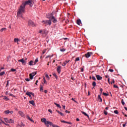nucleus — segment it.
I'll return each instance as SVG.
<instances>
[{"label": "nucleus", "mask_w": 127, "mask_h": 127, "mask_svg": "<svg viewBox=\"0 0 127 127\" xmlns=\"http://www.w3.org/2000/svg\"><path fill=\"white\" fill-rule=\"evenodd\" d=\"M18 16H20V17H21V18H23V16H22V14H21Z\"/></svg>", "instance_id": "nucleus-59"}, {"label": "nucleus", "mask_w": 127, "mask_h": 127, "mask_svg": "<svg viewBox=\"0 0 127 127\" xmlns=\"http://www.w3.org/2000/svg\"><path fill=\"white\" fill-rule=\"evenodd\" d=\"M48 112H49V113H51V114H52V110H51V109H49Z\"/></svg>", "instance_id": "nucleus-53"}, {"label": "nucleus", "mask_w": 127, "mask_h": 127, "mask_svg": "<svg viewBox=\"0 0 127 127\" xmlns=\"http://www.w3.org/2000/svg\"><path fill=\"white\" fill-rule=\"evenodd\" d=\"M27 118L28 119V120H29V121H30V120L31 119V118H30L29 116H27Z\"/></svg>", "instance_id": "nucleus-56"}, {"label": "nucleus", "mask_w": 127, "mask_h": 127, "mask_svg": "<svg viewBox=\"0 0 127 127\" xmlns=\"http://www.w3.org/2000/svg\"><path fill=\"white\" fill-rule=\"evenodd\" d=\"M127 122L125 123V124H124L123 125V127H126V126H127Z\"/></svg>", "instance_id": "nucleus-51"}, {"label": "nucleus", "mask_w": 127, "mask_h": 127, "mask_svg": "<svg viewBox=\"0 0 127 127\" xmlns=\"http://www.w3.org/2000/svg\"><path fill=\"white\" fill-rule=\"evenodd\" d=\"M97 99H98V101L99 102H103V99H102V98L101 97V94L100 95H98V97H97Z\"/></svg>", "instance_id": "nucleus-12"}, {"label": "nucleus", "mask_w": 127, "mask_h": 127, "mask_svg": "<svg viewBox=\"0 0 127 127\" xmlns=\"http://www.w3.org/2000/svg\"><path fill=\"white\" fill-rule=\"evenodd\" d=\"M55 105L58 107V108H59V109H61V107L60 106V105L57 104V103H54Z\"/></svg>", "instance_id": "nucleus-25"}, {"label": "nucleus", "mask_w": 127, "mask_h": 127, "mask_svg": "<svg viewBox=\"0 0 127 127\" xmlns=\"http://www.w3.org/2000/svg\"><path fill=\"white\" fill-rule=\"evenodd\" d=\"M10 71H11V72H15V71H16V69H14V68H11Z\"/></svg>", "instance_id": "nucleus-38"}, {"label": "nucleus", "mask_w": 127, "mask_h": 127, "mask_svg": "<svg viewBox=\"0 0 127 127\" xmlns=\"http://www.w3.org/2000/svg\"><path fill=\"white\" fill-rule=\"evenodd\" d=\"M9 84V81L7 80V83H6V87H7V86H8Z\"/></svg>", "instance_id": "nucleus-48"}, {"label": "nucleus", "mask_w": 127, "mask_h": 127, "mask_svg": "<svg viewBox=\"0 0 127 127\" xmlns=\"http://www.w3.org/2000/svg\"><path fill=\"white\" fill-rule=\"evenodd\" d=\"M56 112H57V113H58V114H59L60 115H61V116H64V114L62 113V112L59 111V110H57Z\"/></svg>", "instance_id": "nucleus-24"}, {"label": "nucleus", "mask_w": 127, "mask_h": 127, "mask_svg": "<svg viewBox=\"0 0 127 127\" xmlns=\"http://www.w3.org/2000/svg\"><path fill=\"white\" fill-rule=\"evenodd\" d=\"M121 103L123 106H125V101H124V99H122L121 101Z\"/></svg>", "instance_id": "nucleus-42"}, {"label": "nucleus", "mask_w": 127, "mask_h": 127, "mask_svg": "<svg viewBox=\"0 0 127 127\" xmlns=\"http://www.w3.org/2000/svg\"><path fill=\"white\" fill-rule=\"evenodd\" d=\"M36 74H37V72H36V71L33 72L31 73H30L29 74L30 79L31 80H32V79H33V77H34V76H35Z\"/></svg>", "instance_id": "nucleus-6"}, {"label": "nucleus", "mask_w": 127, "mask_h": 127, "mask_svg": "<svg viewBox=\"0 0 127 127\" xmlns=\"http://www.w3.org/2000/svg\"><path fill=\"white\" fill-rule=\"evenodd\" d=\"M51 20L54 23H56V22H57V19L54 17V16L53 15V13H52L51 14Z\"/></svg>", "instance_id": "nucleus-5"}, {"label": "nucleus", "mask_w": 127, "mask_h": 127, "mask_svg": "<svg viewBox=\"0 0 127 127\" xmlns=\"http://www.w3.org/2000/svg\"><path fill=\"white\" fill-rule=\"evenodd\" d=\"M60 51H61V52H64V51H66V49H65L64 48L61 49Z\"/></svg>", "instance_id": "nucleus-35"}, {"label": "nucleus", "mask_w": 127, "mask_h": 127, "mask_svg": "<svg viewBox=\"0 0 127 127\" xmlns=\"http://www.w3.org/2000/svg\"><path fill=\"white\" fill-rule=\"evenodd\" d=\"M19 127H25V125H24L23 124V123H22V122H21V124L20 125H19Z\"/></svg>", "instance_id": "nucleus-23"}, {"label": "nucleus", "mask_w": 127, "mask_h": 127, "mask_svg": "<svg viewBox=\"0 0 127 127\" xmlns=\"http://www.w3.org/2000/svg\"><path fill=\"white\" fill-rule=\"evenodd\" d=\"M81 114H82L83 115H84V116L89 118V115L88 114H87V113H86V112L81 111Z\"/></svg>", "instance_id": "nucleus-21"}, {"label": "nucleus", "mask_w": 127, "mask_h": 127, "mask_svg": "<svg viewBox=\"0 0 127 127\" xmlns=\"http://www.w3.org/2000/svg\"><path fill=\"white\" fill-rule=\"evenodd\" d=\"M114 83H115V80L113 79V80H112V81L111 82V84H114Z\"/></svg>", "instance_id": "nucleus-49"}, {"label": "nucleus", "mask_w": 127, "mask_h": 127, "mask_svg": "<svg viewBox=\"0 0 127 127\" xmlns=\"http://www.w3.org/2000/svg\"><path fill=\"white\" fill-rule=\"evenodd\" d=\"M4 120L5 122H6V123H8V121L9 120H8V119H7V118H4Z\"/></svg>", "instance_id": "nucleus-37"}, {"label": "nucleus", "mask_w": 127, "mask_h": 127, "mask_svg": "<svg viewBox=\"0 0 127 127\" xmlns=\"http://www.w3.org/2000/svg\"><path fill=\"white\" fill-rule=\"evenodd\" d=\"M70 62V60L69 61H65L64 62L63 64H62V66H66V64H67V63H69Z\"/></svg>", "instance_id": "nucleus-15"}, {"label": "nucleus", "mask_w": 127, "mask_h": 127, "mask_svg": "<svg viewBox=\"0 0 127 127\" xmlns=\"http://www.w3.org/2000/svg\"><path fill=\"white\" fill-rule=\"evenodd\" d=\"M57 71L59 74H60L61 73V66H58L57 67Z\"/></svg>", "instance_id": "nucleus-10"}, {"label": "nucleus", "mask_w": 127, "mask_h": 127, "mask_svg": "<svg viewBox=\"0 0 127 127\" xmlns=\"http://www.w3.org/2000/svg\"><path fill=\"white\" fill-rule=\"evenodd\" d=\"M92 80H94V81H96V77L95 76H92Z\"/></svg>", "instance_id": "nucleus-46"}, {"label": "nucleus", "mask_w": 127, "mask_h": 127, "mask_svg": "<svg viewBox=\"0 0 127 127\" xmlns=\"http://www.w3.org/2000/svg\"><path fill=\"white\" fill-rule=\"evenodd\" d=\"M44 93H45V94H47V90H45L44 91Z\"/></svg>", "instance_id": "nucleus-62"}, {"label": "nucleus", "mask_w": 127, "mask_h": 127, "mask_svg": "<svg viewBox=\"0 0 127 127\" xmlns=\"http://www.w3.org/2000/svg\"><path fill=\"white\" fill-rule=\"evenodd\" d=\"M25 80L27 81V82H29L30 81V79L29 78H26Z\"/></svg>", "instance_id": "nucleus-50"}, {"label": "nucleus", "mask_w": 127, "mask_h": 127, "mask_svg": "<svg viewBox=\"0 0 127 127\" xmlns=\"http://www.w3.org/2000/svg\"><path fill=\"white\" fill-rule=\"evenodd\" d=\"M102 94L104 96H105V97H108V96H109V93H106L105 92H103Z\"/></svg>", "instance_id": "nucleus-31"}, {"label": "nucleus", "mask_w": 127, "mask_h": 127, "mask_svg": "<svg viewBox=\"0 0 127 127\" xmlns=\"http://www.w3.org/2000/svg\"><path fill=\"white\" fill-rule=\"evenodd\" d=\"M108 82L109 84H110V78H108Z\"/></svg>", "instance_id": "nucleus-64"}, {"label": "nucleus", "mask_w": 127, "mask_h": 127, "mask_svg": "<svg viewBox=\"0 0 127 127\" xmlns=\"http://www.w3.org/2000/svg\"><path fill=\"white\" fill-rule=\"evenodd\" d=\"M104 115L107 116V115H108V112H107L106 110H104Z\"/></svg>", "instance_id": "nucleus-43"}, {"label": "nucleus", "mask_w": 127, "mask_h": 127, "mask_svg": "<svg viewBox=\"0 0 127 127\" xmlns=\"http://www.w3.org/2000/svg\"><path fill=\"white\" fill-rule=\"evenodd\" d=\"M91 55H93V52H89L86 53L84 56L86 57V58H89V57H91Z\"/></svg>", "instance_id": "nucleus-7"}, {"label": "nucleus", "mask_w": 127, "mask_h": 127, "mask_svg": "<svg viewBox=\"0 0 127 127\" xmlns=\"http://www.w3.org/2000/svg\"><path fill=\"white\" fill-rule=\"evenodd\" d=\"M42 22H44L45 24H46V25H48V24L49 25H51V23H52L51 20L42 21Z\"/></svg>", "instance_id": "nucleus-8"}, {"label": "nucleus", "mask_w": 127, "mask_h": 127, "mask_svg": "<svg viewBox=\"0 0 127 127\" xmlns=\"http://www.w3.org/2000/svg\"><path fill=\"white\" fill-rule=\"evenodd\" d=\"M43 31L40 30L39 31V33H41V34H42Z\"/></svg>", "instance_id": "nucleus-60"}, {"label": "nucleus", "mask_w": 127, "mask_h": 127, "mask_svg": "<svg viewBox=\"0 0 127 127\" xmlns=\"http://www.w3.org/2000/svg\"><path fill=\"white\" fill-rule=\"evenodd\" d=\"M44 84H47V81H46V80H44Z\"/></svg>", "instance_id": "nucleus-58"}, {"label": "nucleus", "mask_w": 127, "mask_h": 127, "mask_svg": "<svg viewBox=\"0 0 127 127\" xmlns=\"http://www.w3.org/2000/svg\"><path fill=\"white\" fill-rule=\"evenodd\" d=\"M14 123V121L12 119H10L8 120V124H13Z\"/></svg>", "instance_id": "nucleus-20"}, {"label": "nucleus", "mask_w": 127, "mask_h": 127, "mask_svg": "<svg viewBox=\"0 0 127 127\" xmlns=\"http://www.w3.org/2000/svg\"><path fill=\"white\" fill-rule=\"evenodd\" d=\"M18 62H21L22 65H26V61H24V59L19 60Z\"/></svg>", "instance_id": "nucleus-9"}, {"label": "nucleus", "mask_w": 127, "mask_h": 127, "mask_svg": "<svg viewBox=\"0 0 127 127\" xmlns=\"http://www.w3.org/2000/svg\"><path fill=\"white\" fill-rule=\"evenodd\" d=\"M5 115H8L9 114V110H7L4 111Z\"/></svg>", "instance_id": "nucleus-30"}, {"label": "nucleus", "mask_w": 127, "mask_h": 127, "mask_svg": "<svg viewBox=\"0 0 127 127\" xmlns=\"http://www.w3.org/2000/svg\"><path fill=\"white\" fill-rule=\"evenodd\" d=\"M61 123H64V124H68V125H71L72 123L71 122H66L64 120H61Z\"/></svg>", "instance_id": "nucleus-13"}, {"label": "nucleus", "mask_w": 127, "mask_h": 127, "mask_svg": "<svg viewBox=\"0 0 127 127\" xmlns=\"http://www.w3.org/2000/svg\"><path fill=\"white\" fill-rule=\"evenodd\" d=\"M5 74V72L4 71H2L0 73V76H3V75H4Z\"/></svg>", "instance_id": "nucleus-33"}, {"label": "nucleus", "mask_w": 127, "mask_h": 127, "mask_svg": "<svg viewBox=\"0 0 127 127\" xmlns=\"http://www.w3.org/2000/svg\"><path fill=\"white\" fill-rule=\"evenodd\" d=\"M38 62V58L36 59L34 62V65H35Z\"/></svg>", "instance_id": "nucleus-29"}, {"label": "nucleus", "mask_w": 127, "mask_h": 127, "mask_svg": "<svg viewBox=\"0 0 127 127\" xmlns=\"http://www.w3.org/2000/svg\"><path fill=\"white\" fill-rule=\"evenodd\" d=\"M1 122H2V124H4V125H5V126H9V124H6L4 122L2 121L1 119H0Z\"/></svg>", "instance_id": "nucleus-39"}, {"label": "nucleus", "mask_w": 127, "mask_h": 127, "mask_svg": "<svg viewBox=\"0 0 127 127\" xmlns=\"http://www.w3.org/2000/svg\"><path fill=\"white\" fill-rule=\"evenodd\" d=\"M41 122L42 123H44L47 127H49V126H52L53 124L52 122L50 121H47L45 118L42 119Z\"/></svg>", "instance_id": "nucleus-2"}, {"label": "nucleus", "mask_w": 127, "mask_h": 127, "mask_svg": "<svg viewBox=\"0 0 127 127\" xmlns=\"http://www.w3.org/2000/svg\"><path fill=\"white\" fill-rule=\"evenodd\" d=\"M28 64L30 65V66H33V65H35L34 64V62H33V61H30L28 63Z\"/></svg>", "instance_id": "nucleus-14"}, {"label": "nucleus", "mask_w": 127, "mask_h": 127, "mask_svg": "<svg viewBox=\"0 0 127 127\" xmlns=\"http://www.w3.org/2000/svg\"><path fill=\"white\" fill-rule=\"evenodd\" d=\"M100 91L101 92L100 95H102V93L103 92V89L102 88H100Z\"/></svg>", "instance_id": "nucleus-52"}, {"label": "nucleus", "mask_w": 127, "mask_h": 127, "mask_svg": "<svg viewBox=\"0 0 127 127\" xmlns=\"http://www.w3.org/2000/svg\"><path fill=\"white\" fill-rule=\"evenodd\" d=\"M65 112L66 113V114H69L70 112L68 110H65Z\"/></svg>", "instance_id": "nucleus-54"}, {"label": "nucleus", "mask_w": 127, "mask_h": 127, "mask_svg": "<svg viewBox=\"0 0 127 127\" xmlns=\"http://www.w3.org/2000/svg\"><path fill=\"white\" fill-rule=\"evenodd\" d=\"M41 92H43V86H42V85H40V89Z\"/></svg>", "instance_id": "nucleus-32"}, {"label": "nucleus", "mask_w": 127, "mask_h": 127, "mask_svg": "<svg viewBox=\"0 0 127 127\" xmlns=\"http://www.w3.org/2000/svg\"><path fill=\"white\" fill-rule=\"evenodd\" d=\"M30 122H31L32 123H34V121H33L32 119H30Z\"/></svg>", "instance_id": "nucleus-61"}, {"label": "nucleus", "mask_w": 127, "mask_h": 127, "mask_svg": "<svg viewBox=\"0 0 127 127\" xmlns=\"http://www.w3.org/2000/svg\"><path fill=\"white\" fill-rule=\"evenodd\" d=\"M45 76L47 78V80H48V81H49V80H50V77H49V75H48V74H46Z\"/></svg>", "instance_id": "nucleus-27"}, {"label": "nucleus", "mask_w": 127, "mask_h": 127, "mask_svg": "<svg viewBox=\"0 0 127 127\" xmlns=\"http://www.w3.org/2000/svg\"><path fill=\"white\" fill-rule=\"evenodd\" d=\"M105 78H109V75H105Z\"/></svg>", "instance_id": "nucleus-63"}, {"label": "nucleus", "mask_w": 127, "mask_h": 127, "mask_svg": "<svg viewBox=\"0 0 127 127\" xmlns=\"http://www.w3.org/2000/svg\"><path fill=\"white\" fill-rule=\"evenodd\" d=\"M29 104L32 105V106H35V102H34V100H31L29 101Z\"/></svg>", "instance_id": "nucleus-17"}, {"label": "nucleus", "mask_w": 127, "mask_h": 127, "mask_svg": "<svg viewBox=\"0 0 127 127\" xmlns=\"http://www.w3.org/2000/svg\"><path fill=\"white\" fill-rule=\"evenodd\" d=\"M3 100L5 101H9V98H8L7 96H4Z\"/></svg>", "instance_id": "nucleus-26"}, {"label": "nucleus", "mask_w": 127, "mask_h": 127, "mask_svg": "<svg viewBox=\"0 0 127 127\" xmlns=\"http://www.w3.org/2000/svg\"><path fill=\"white\" fill-rule=\"evenodd\" d=\"M19 115H20V116H23V112H21V111H19Z\"/></svg>", "instance_id": "nucleus-36"}, {"label": "nucleus", "mask_w": 127, "mask_h": 127, "mask_svg": "<svg viewBox=\"0 0 127 127\" xmlns=\"http://www.w3.org/2000/svg\"><path fill=\"white\" fill-rule=\"evenodd\" d=\"M8 95H9V96H11V97H14V95H13L11 93H9Z\"/></svg>", "instance_id": "nucleus-47"}, {"label": "nucleus", "mask_w": 127, "mask_h": 127, "mask_svg": "<svg viewBox=\"0 0 127 127\" xmlns=\"http://www.w3.org/2000/svg\"><path fill=\"white\" fill-rule=\"evenodd\" d=\"M92 86H93V87H95L96 86V81H93L92 82Z\"/></svg>", "instance_id": "nucleus-40"}, {"label": "nucleus", "mask_w": 127, "mask_h": 127, "mask_svg": "<svg viewBox=\"0 0 127 127\" xmlns=\"http://www.w3.org/2000/svg\"><path fill=\"white\" fill-rule=\"evenodd\" d=\"M28 23L29 26H32V27H34L36 26V24H35V23L31 20H29L28 21Z\"/></svg>", "instance_id": "nucleus-4"}, {"label": "nucleus", "mask_w": 127, "mask_h": 127, "mask_svg": "<svg viewBox=\"0 0 127 127\" xmlns=\"http://www.w3.org/2000/svg\"><path fill=\"white\" fill-rule=\"evenodd\" d=\"M42 34L44 37H45L46 36V30H43Z\"/></svg>", "instance_id": "nucleus-18"}, {"label": "nucleus", "mask_w": 127, "mask_h": 127, "mask_svg": "<svg viewBox=\"0 0 127 127\" xmlns=\"http://www.w3.org/2000/svg\"><path fill=\"white\" fill-rule=\"evenodd\" d=\"M114 114H116V115H119V111L118 110H115L114 111Z\"/></svg>", "instance_id": "nucleus-34"}, {"label": "nucleus", "mask_w": 127, "mask_h": 127, "mask_svg": "<svg viewBox=\"0 0 127 127\" xmlns=\"http://www.w3.org/2000/svg\"><path fill=\"white\" fill-rule=\"evenodd\" d=\"M6 30V28H2L0 30V32H2L3 31H5Z\"/></svg>", "instance_id": "nucleus-28"}, {"label": "nucleus", "mask_w": 127, "mask_h": 127, "mask_svg": "<svg viewBox=\"0 0 127 127\" xmlns=\"http://www.w3.org/2000/svg\"><path fill=\"white\" fill-rule=\"evenodd\" d=\"M25 6L21 5L17 13V16H19L22 13H23V12L25 11Z\"/></svg>", "instance_id": "nucleus-1"}, {"label": "nucleus", "mask_w": 127, "mask_h": 127, "mask_svg": "<svg viewBox=\"0 0 127 127\" xmlns=\"http://www.w3.org/2000/svg\"><path fill=\"white\" fill-rule=\"evenodd\" d=\"M26 95H27V96H29V98H31V92L27 91L26 93Z\"/></svg>", "instance_id": "nucleus-19"}, {"label": "nucleus", "mask_w": 127, "mask_h": 127, "mask_svg": "<svg viewBox=\"0 0 127 127\" xmlns=\"http://www.w3.org/2000/svg\"><path fill=\"white\" fill-rule=\"evenodd\" d=\"M14 42H19L20 41V39H19L18 38H14Z\"/></svg>", "instance_id": "nucleus-22"}, {"label": "nucleus", "mask_w": 127, "mask_h": 127, "mask_svg": "<svg viewBox=\"0 0 127 127\" xmlns=\"http://www.w3.org/2000/svg\"><path fill=\"white\" fill-rule=\"evenodd\" d=\"M97 80H98V81H100V80H102L103 79V77L100 76V75H96Z\"/></svg>", "instance_id": "nucleus-11"}, {"label": "nucleus", "mask_w": 127, "mask_h": 127, "mask_svg": "<svg viewBox=\"0 0 127 127\" xmlns=\"http://www.w3.org/2000/svg\"><path fill=\"white\" fill-rule=\"evenodd\" d=\"M53 127H56V125L53 124V123H52V125H51Z\"/></svg>", "instance_id": "nucleus-57"}, {"label": "nucleus", "mask_w": 127, "mask_h": 127, "mask_svg": "<svg viewBox=\"0 0 127 127\" xmlns=\"http://www.w3.org/2000/svg\"><path fill=\"white\" fill-rule=\"evenodd\" d=\"M80 61V58L78 57L75 59V61Z\"/></svg>", "instance_id": "nucleus-45"}, {"label": "nucleus", "mask_w": 127, "mask_h": 127, "mask_svg": "<svg viewBox=\"0 0 127 127\" xmlns=\"http://www.w3.org/2000/svg\"><path fill=\"white\" fill-rule=\"evenodd\" d=\"M32 2H33V1L32 0H28V1H26L25 2H23L22 3V5L25 7V5H30V6L32 7L33 4H32Z\"/></svg>", "instance_id": "nucleus-3"}, {"label": "nucleus", "mask_w": 127, "mask_h": 127, "mask_svg": "<svg viewBox=\"0 0 127 127\" xmlns=\"http://www.w3.org/2000/svg\"><path fill=\"white\" fill-rule=\"evenodd\" d=\"M109 71H110V72H114V69H109Z\"/></svg>", "instance_id": "nucleus-55"}, {"label": "nucleus", "mask_w": 127, "mask_h": 127, "mask_svg": "<svg viewBox=\"0 0 127 127\" xmlns=\"http://www.w3.org/2000/svg\"><path fill=\"white\" fill-rule=\"evenodd\" d=\"M114 88H116V89H119V86H117V85H114Z\"/></svg>", "instance_id": "nucleus-44"}, {"label": "nucleus", "mask_w": 127, "mask_h": 127, "mask_svg": "<svg viewBox=\"0 0 127 127\" xmlns=\"http://www.w3.org/2000/svg\"><path fill=\"white\" fill-rule=\"evenodd\" d=\"M53 75L54 77H55V78H56V79H57V78H58V76H57L56 73H54Z\"/></svg>", "instance_id": "nucleus-41"}, {"label": "nucleus", "mask_w": 127, "mask_h": 127, "mask_svg": "<svg viewBox=\"0 0 127 127\" xmlns=\"http://www.w3.org/2000/svg\"><path fill=\"white\" fill-rule=\"evenodd\" d=\"M76 23L78 24V25H80L81 23H82V21H81V19H79L76 20Z\"/></svg>", "instance_id": "nucleus-16"}]
</instances>
